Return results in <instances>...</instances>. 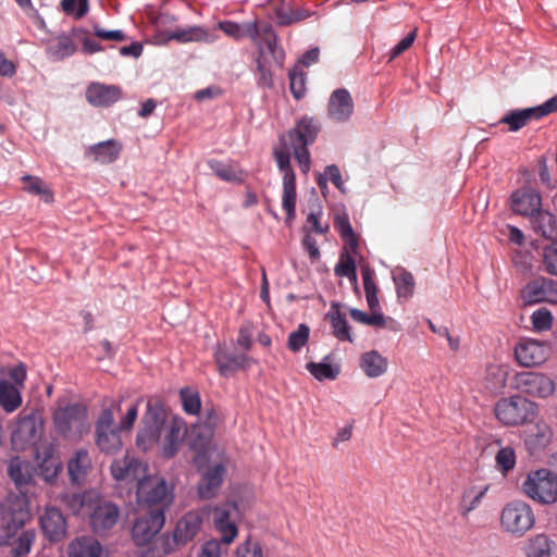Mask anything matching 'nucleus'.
Wrapping results in <instances>:
<instances>
[{
    "label": "nucleus",
    "instance_id": "obj_1",
    "mask_svg": "<svg viewBox=\"0 0 557 557\" xmlns=\"http://www.w3.org/2000/svg\"><path fill=\"white\" fill-rule=\"evenodd\" d=\"M0 546H10L12 557L29 554L36 540L34 529H23L30 519L28 502L25 497L9 496L1 504Z\"/></svg>",
    "mask_w": 557,
    "mask_h": 557
},
{
    "label": "nucleus",
    "instance_id": "obj_2",
    "mask_svg": "<svg viewBox=\"0 0 557 557\" xmlns=\"http://www.w3.org/2000/svg\"><path fill=\"white\" fill-rule=\"evenodd\" d=\"M262 35L263 38H260L258 44H255L258 48V53L255 59L256 82L259 87L270 89L274 86V82L267 51L272 55L278 67H283L284 65L285 51L278 45V37L271 25H264Z\"/></svg>",
    "mask_w": 557,
    "mask_h": 557
},
{
    "label": "nucleus",
    "instance_id": "obj_3",
    "mask_svg": "<svg viewBox=\"0 0 557 557\" xmlns=\"http://www.w3.org/2000/svg\"><path fill=\"white\" fill-rule=\"evenodd\" d=\"M173 488L160 475H147L138 482L136 499L139 506L165 510L173 502Z\"/></svg>",
    "mask_w": 557,
    "mask_h": 557
},
{
    "label": "nucleus",
    "instance_id": "obj_4",
    "mask_svg": "<svg viewBox=\"0 0 557 557\" xmlns=\"http://www.w3.org/2000/svg\"><path fill=\"white\" fill-rule=\"evenodd\" d=\"M53 424L57 433L64 438L79 440L90 428L87 408L81 404L60 407L53 413Z\"/></svg>",
    "mask_w": 557,
    "mask_h": 557
},
{
    "label": "nucleus",
    "instance_id": "obj_5",
    "mask_svg": "<svg viewBox=\"0 0 557 557\" xmlns=\"http://www.w3.org/2000/svg\"><path fill=\"white\" fill-rule=\"evenodd\" d=\"M534 524V511L531 506L523 500H511L507 503L500 511V529L511 536H523Z\"/></svg>",
    "mask_w": 557,
    "mask_h": 557
},
{
    "label": "nucleus",
    "instance_id": "obj_6",
    "mask_svg": "<svg viewBox=\"0 0 557 557\" xmlns=\"http://www.w3.org/2000/svg\"><path fill=\"white\" fill-rule=\"evenodd\" d=\"M522 491L536 503L554 504L557 502V474L549 469L531 471L522 483Z\"/></svg>",
    "mask_w": 557,
    "mask_h": 557
},
{
    "label": "nucleus",
    "instance_id": "obj_7",
    "mask_svg": "<svg viewBox=\"0 0 557 557\" xmlns=\"http://www.w3.org/2000/svg\"><path fill=\"white\" fill-rule=\"evenodd\" d=\"M496 418L505 425H519L535 418L537 406L521 396L499 399L494 408Z\"/></svg>",
    "mask_w": 557,
    "mask_h": 557
},
{
    "label": "nucleus",
    "instance_id": "obj_8",
    "mask_svg": "<svg viewBox=\"0 0 557 557\" xmlns=\"http://www.w3.org/2000/svg\"><path fill=\"white\" fill-rule=\"evenodd\" d=\"M87 516L91 531L98 536H107L119 521L120 508L97 493Z\"/></svg>",
    "mask_w": 557,
    "mask_h": 557
},
{
    "label": "nucleus",
    "instance_id": "obj_9",
    "mask_svg": "<svg viewBox=\"0 0 557 557\" xmlns=\"http://www.w3.org/2000/svg\"><path fill=\"white\" fill-rule=\"evenodd\" d=\"M238 507L234 502H227L212 508V521L214 529L220 534V541L231 545L238 534L237 528Z\"/></svg>",
    "mask_w": 557,
    "mask_h": 557
},
{
    "label": "nucleus",
    "instance_id": "obj_10",
    "mask_svg": "<svg viewBox=\"0 0 557 557\" xmlns=\"http://www.w3.org/2000/svg\"><path fill=\"white\" fill-rule=\"evenodd\" d=\"M112 478L120 484L128 485L141 481L148 473V465L128 453L114 459L110 467Z\"/></svg>",
    "mask_w": 557,
    "mask_h": 557
},
{
    "label": "nucleus",
    "instance_id": "obj_11",
    "mask_svg": "<svg viewBox=\"0 0 557 557\" xmlns=\"http://www.w3.org/2000/svg\"><path fill=\"white\" fill-rule=\"evenodd\" d=\"M557 111V97H553L544 103L522 110H512L504 115L500 123L509 126L510 132H518L529 122L541 120L544 116Z\"/></svg>",
    "mask_w": 557,
    "mask_h": 557
},
{
    "label": "nucleus",
    "instance_id": "obj_12",
    "mask_svg": "<svg viewBox=\"0 0 557 557\" xmlns=\"http://www.w3.org/2000/svg\"><path fill=\"white\" fill-rule=\"evenodd\" d=\"M515 359L525 368L537 367L544 363L550 356L552 348L548 343L521 338L515 346Z\"/></svg>",
    "mask_w": 557,
    "mask_h": 557
},
{
    "label": "nucleus",
    "instance_id": "obj_13",
    "mask_svg": "<svg viewBox=\"0 0 557 557\" xmlns=\"http://www.w3.org/2000/svg\"><path fill=\"white\" fill-rule=\"evenodd\" d=\"M163 424V410L160 407L152 406L148 403L147 411L143 418V428L137 434V446L144 450L149 449L160 440Z\"/></svg>",
    "mask_w": 557,
    "mask_h": 557
},
{
    "label": "nucleus",
    "instance_id": "obj_14",
    "mask_svg": "<svg viewBox=\"0 0 557 557\" xmlns=\"http://www.w3.org/2000/svg\"><path fill=\"white\" fill-rule=\"evenodd\" d=\"M513 382L518 391L536 398H547L555 392V383L543 373L520 372L515 375Z\"/></svg>",
    "mask_w": 557,
    "mask_h": 557
},
{
    "label": "nucleus",
    "instance_id": "obj_15",
    "mask_svg": "<svg viewBox=\"0 0 557 557\" xmlns=\"http://www.w3.org/2000/svg\"><path fill=\"white\" fill-rule=\"evenodd\" d=\"M38 524L41 533L50 543H59L66 537L67 521L61 509L46 506L39 515Z\"/></svg>",
    "mask_w": 557,
    "mask_h": 557
},
{
    "label": "nucleus",
    "instance_id": "obj_16",
    "mask_svg": "<svg viewBox=\"0 0 557 557\" xmlns=\"http://www.w3.org/2000/svg\"><path fill=\"white\" fill-rule=\"evenodd\" d=\"M165 515L162 509L149 510L139 517L132 529V536L136 545H147L163 528Z\"/></svg>",
    "mask_w": 557,
    "mask_h": 557
},
{
    "label": "nucleus",
    "instance_id": "obj_17",
    "mask_svg": "<svg viewBox=\"0 0 557 557\" xmlns=\"http://www.w3.org/2000/svg\"><path fill=\"white\" fill-rule=\"evenodd\" d=\"M214 362L220 375L228 377L239 370H246L253 362L247 354H235L225 345L218 344L214 351Z\"/></svg>",
    "mask_w": 557,
    "mask_h": 557
},
{
    "label": "nucleus",
    "instance_id": "obj_18",
    "mask_svg": "<svg viewBox=\"0 0 557 557\" xmlns=\"http://www.w3.org/2000/svg\"><path fill=\"white\" fill-rule=\"evenodd\" d=\"M521 297L525 305L557 304V283L546 277L534 278L525 285Z\"/></svg>",
    "mask_w": 557,
    "mask_h": 557
},
{
    "label": "nucleus",
    "instance_id": "obj_19",
    "mask_svg": "<svg viewBox=\"0 0 557 557\" xmlns=\"http://www.w3.org/2000/svg\"><path fill=\"white\" fill-rule=\"evenodd\" d=\"M85 96L90 106L96 108H109L122 99L123 91L117 85L92 82L87 86Z\"/></svg>",
    "mask_w": 557,
    "mask_h": 557
},
{
    "label": "nucleus",
    "instance_id": "obj_20",
    "mask_svg": "<svg viewBox=\"0 0 557 557\" xmlns=\"http://www.w3.org/2000/svg\"><path fill=\"white\" fill-rule=\"evenodd\" d=\"M510 207L515 213L532 218L541 210L542 197L536 189L523 186L511 194Z\"/></svg>",
    "mask_w": 557,
    "mask_h": 557
},
{
    "label": "nucleus",
    "instance_id": "obj_21",
    "mask_svg": "<svg viewBox=\"0 0 557 557\" xmlns=\"http://www.w3.org/2000/svg\"><path fill=\"white\" fill-rule=\"evenodd\" d=\"M203 524V513L199 510H190L183 515L174 529L175 542L187 545L200 533Z\"/></svg>",
    "mask_w": 557,
    "mask_h": 557
},
{
    "label": "nucleus",
    "instance_id": "obj_22",
    "mask_svg": "<svg viewBox=\"0 0 557 557\" xmlns=\"http://www.w3.org/2000/svg\"><path fill=\"white\" fill-rule=\"evenodd\" d=\"M354 100L346 88L335 89L327 102V116L336 122H346L354 113Z\"/></svg>",
    "mask_w": 557,
    "mask_h": 557
},
{
    "label": "nucleus",
    "instance_id": "obj_23",
    "mask_svg": "<svg viewBox=\"0 0 557 557\" xmlns=\"http://www.w3.org/2000/svg\"><path fill=\"white\" fill-rule=\"evenodd\" d=\"M41 433L40 425L34 417H24L17 424L12 433V445L16 449H25L28 446L35 445Z\"/></svg>",
    "mask_w": 557,
    "mask_h": 557
},
{
    "label": "nucleus",
    "instance_id": "obj_24",
    "mask_svg": "<svg viewBox=\"0 0 557 557\" xmlns=\"http://www.w3.org/2000/svg\"><path fill=\"white\" fill-rule=\"evenodd\" d=\"M320 127L312 116H302L299 119L294 128L288 131L286 138L289 144L309 146L314 143Z\"/></svg>",
    "mask_w": 557,
    "mask_h": 557
},
{
    "label": "nucleus",
    "instance_id": "obj_25",
    "mask_svg": "<svg viewBox=\"0 0 557 557\" xmlns=\"http://www.w3.org/2000/svg\"><path fill=\"white\" fill-rule=\"evenodd\" d=\"M226 469L223 465H215L203 473L198 484V496L201 499H211L216 496L224 481Z\"/></svg>",
    "mask_w": 557,
    "mask_h": 557
},
{
    "label": "nucleus",
    "instance_id": "obj_26",
    "mask_svg": "<svg viewBox=\"0 0 557 557\" xmlns=\"http://www.w3.org/2000/svg\"><path fill=\"white\" fill-rule=\"evenodd\" d=\"M552 438V428L545 421H539L527 431L524 443L527 449L533 455L546 448Z\"/></svg>",
    "mask_w": 557,
    "mask_h": 557
},
{
    "label": "nucleus",
    "instance_id": "obj_27",
    "mask_svg": "<svg viewBox=\"0 0 557 557\" xmlns=\"http://www.w3.org/2000/svg\"><path fill=\"white\" fill-rule=\"evenodd\" d=\"M8 474L21 493L27 492V487L34 481V468L28 461L14 457L8 466Z\"/></svg>",
    "mask_w": 557,
    "mask_h": 557
},
{
    "label": "nucleus",
    "instance_id": "obj_28",
    "mask_svg": "<svg viewBox=\"0 0 557 557\" xmlns=\"http://www.w3.org/2000/svg\"><path fill=\"white\" fill-rule=\"evenodd\" d=\"M122 150V145L115 139H109L95 145H91L86 150V156L90 160L108 164L114 162Z\"/></svg>",
    "mask_w": 557,
    "mask_h": 557
},
{
    "label": "nucleus",
    "instance_id": "obj_29",
    "mask_svg": "<svg viewBox=\"0 0 557 557\" xmlns=\"http://www.w3.org/2000/svg\"><path fill=\"white\" fill-rule=\"evenodd\" d=\"M219 28L227 36L235 40H240L245 37L251 38L255 44L261 38L262 29L258 27V23L248 22L245 24H238L233 21H221L219 22Z\"/></svg>",
    "mask_w": 557,
    "mask_h": 557
},
{
    "label": "nucleus",
    "instance_id": "obj_30",
    "mask_svg": "<svg viewBox=\"0 0 557 557\" xmlns=\"http://www.w3.org/2000/svg\"><path fill=\"white\" fill-rule=\"evenodd\" d=\"M103 548L91 535L75 537L67 546L69 557H101Z\"/></svg>",
    "mask_w": 557,
    "mask_h": 557
},
{
    "label": "nucleus",
    "instance_id": "obj_31",
    "mask_svg": "<svg viewBox=\"0 0 557 557\" xmlns=\"http://www.w3.org/2000/svg\"><path fill=\"white\" fill-rule=\"evenodd\" d=\"M334 227L339 233V236L344 242L342 252H347L354 257L357 256L359 249V237L354 232L348 215L346 213L337 214L334 218Z\"/></svg>",
    "mask_w": 557,
    "mask_h": 557
},
{
    "label": "nucleus",
    "instance_id": "obj_32",
    "mask_svg": "<svg viewBox=\"0 0 557 557\" xmlns=\"http://www.w3.org/2000/svg\"><path fill=\"white\" fill-rule=\"evenodd\" d=\"M534 233L547 240L557 242V216L544 210H540L531 218Z\"/></svg>",
    "mask_w": 557,
    "mask_h": 557
},
{
    "label": "nucleus",
    "instance_id": "obj_33",
    "mask_svg": "<svg viewBox=\"0 0 557 557\" xmlns=\"http://www.w3.org/2000/svg\"><path fill=\"white\" fill-rule=\"evenodd\" d=\"M359 367L368 377L375 379L387 371L388 361L377 350H370L360 356Z\"/></svg>",
    "mask_w": 557,
    "mask_h": 557
},
{
    "label": "nucleus",
    "instance_id": "obj_34",
    "mask_svg": "<svg viewBox=\"0 0 557 557\" xmlns=\"http://www.w3.org/2000/svg\"><path fill=\"white\" fill-rule=\"evenodd\" d=\"M91 469V459L86 449H78L67 462L70 480L81 484Z\"/></svg>",
    "mask_w": 557,
    "mask_h": 557
},
{
    "label": "nucleus",
    "instance_id": "obj_35",
    "mask_svg": "<svg viewBox=\"0 0 557 557\" xmlns=\"http://www.w3.org/2000/svg\"><path fill=\"white\" fill-rule=\"evenodd\" d=\"M556 543L547 534L539 533L530 537L524 547L525 557H552Z\"/></svg>",
    "mask_w": 557,
    "mask_h": 557
},
{
    "label": "nucleus",
    "instance_id": "obj_36",
    "mask_svg": "<svg viewBox=\"0 0 557 557\" xmlns=\"http://www.w3.org/2000/svg\"><path fill=\"white\" fill-rule=\"evenodd\" d=\"M96 492L87 491L84 493H63L59 496L61 503L66 506L73 515H79L87 511L95 499Z\"/></svg>",
    "mask_w": 557,
    "mask_h": 557
},
{
    "label": "nucleus",
    "instance_id": "obj_37",
    "mask_svg": "<svg viewBox=\"0 0 557 557\" xmlns=\"http://www.w3.org/2000/svg\"><path fill=\"white\" fill-rule=\"evenodd\" d=\"M21 188L46 203L53 201V191L39 176H22Z\"/></svg>",
    "mask_w": 557,
    "mask_h": 557
},
{
    "label": "nucleus",
    "instance_id": "obj_38",
    "mask_svg": "<svg viewBox=\"0 0 557 557\" xmlns=\"http://www.w3.org/2000/svg\"><path fill=\"white\" fill-rule=\"evenodd\" d=\"M117 430H96V444L106 454H114L122 448L121 433Z\"/></svg>",
    "mask_w": 557,
    "mask_h": 557
},
{
    "label": "nucleus",
    "instance_id": "obj_39",
    "mask_svg": "<svg viewBox=\"0 0 557 557\" xmlns=\"http://www.w3.org/2000/svg\"><path fill=\"white\" fill-rule=\"evenodd\" d=\"M52 448H48L45 451H42L44 457L42 460L38 465L39 475L45 480L47 483H53L55 479L58 478L61 469L62 463L59 460V458L54 457L52 455Z\"/></svg>",
    "mask_w": 557,
    "mask_h": 557
},
{
    "label": "nucleus",
    "instance_id": "obj_40",
    "mask_svg": "<svg viewBox=\"0 0 557 557\" xmlns=\"http://www.w3.org/2000/svg\"><path fill=\"white\" fill-rule=\"evenodd\" d=\"M22 404V396L20 391L13 384L1 381L0 382V406L7 412L15 411Z\"/></svg>",
    "mask_w": 557,
    "mask_h": 557
},
{
    "label": "nucleus",
    "instance_id": "obj_41",
    "mask_svg": "<svg viewBox=\"0 0 557 557\" xmlns=\"http://www.w3.org/2000/svg\"><path fill=\"white\" fill-rule=\"evenodd\" d=\"M490 485H484L480 488L472 487L463 493L460 508L463 517L468 516L471 511L476 509L484 496L486 495Z\"/></svg>",
    "mask_w": 557,
    "mask_h": 557
},
{
    "label": "nucleus",
    "instance_id": "obj_42",
    "mask_svg": "<svg viewBox=\"0 0 557 557\" xmlns=\"http://www.w3.org/2000/svg\"><path fill=\"white\" fill-rule=\"evenodd\" d=\"M296 176H284L282 206L286 212L287 220L295 216L296 209Z\"/></svg>",
    "mask_w": 557,
    "mask_h": 557
},
{
    "label": "nucleus",
    "instance_id": "obj_43",
    "mask_svg": "<svg viewBox=\"0 0 557 557\" xmlns=\"http://www.w3.org/2000/svg\"><path fill=\"white\" fill-rule=\"evenodd\" d=\"M289 89L296 100L302 99L307 94V73L299 66L295 65L288 73Z\"/></svg>",
    "mask_w": 557,
    "mask_h": 557
},
{
    "label": "nucleus",
    "instance_id": "obj_44",
    "mask_svg": "<svg viewBox=\"0 0 557 557\" xmlns=\"http://www.w3.org/2000/svg\"><path fill=\"white\" fill-rule=\"evenodd\" d=\"M182 440V426L177 423L171 424L164 438L163 455L168 458L173 457L177 453Z\"/></svg>",
    "mask_w": 557,
    "mask_h": 557
},
{
    "label": "nucleus",
    "instance_id": "obj_45",
    "mask_svg": "<svg viewBox=\"0 0 557 557\" xmlns=\"http://www.w3.org/2000/svg\"><path fill=\"white\" fill-rule=\"evenodd\" d=\"M329 317L334 336L342 342H352L350 327L345 317L338 310L330 312Z\"/></svg>",
    "mask_w": 557,
    "mask_h": 557
},
{
    "label": "nucleus",
    "instance_id": "obj_46",
    "mask_svg": "<svg viewBox=\"0 0 557 557\" xmlns=\"http://www.w3.org/2000/svg\"><path fill=\"white\" fill-rule=\"evenodd\" d=\"M183 409L188 414H198L201 409V400L198 391L184 387L180 391Z\"/></svg>",
    "mask_w": 557,
    "mask_h": 557
},
{
    "label": "nucleus",
    "instance_id": "obj_47",
    "mask_svg": "<svg viewBox=\"0 0 557 557\" xmlns=\"http://www.w3.org/2000/svg\"><path fill=\"white\" fill-rule=\"evenodd\" d=\"M208 33L200 26H193L186 29H177L169 35V39L178 42L202 41L206 40Z\"/></svg>",
    "mask_w": 557,
    "mask_h": 557
},
{
    "label": "nucleus",
    "instance_id": "obj_48",
    "mask_svg": "<svg viewBox=\"0 0 557 557\" xmlns=\"http://www.w3.org/2000/svg\"><path fill=\"white\" fill-rule=\"evenodd\" d=\"M394 282L396 285L397 296L399 298L408 299L413 295L414 278L410 272L401 270L397 275L394 276Z\"/></svg>",
    "mask_w": 557,
    "mask_h": 557
},
{
    "label": "nucleus",
    "instance_id": "obj_49",
    "mask_svg": "<svg viewBox=\"0 0 557 557\" xmlns=\"http://www.w3.org/2000/svg\"><path fill=\"white\" fill-rule=\"evenodd\" d=\"M307 370L318 381L335 380L339 374V368L326 362H309Z\"/></svg>",
    "mask_w": 557,
    "mask_h": 557
},
{
    "label": "nucleus",
    "instance_id": "obj_50",
    "mask_svg": "<svg viewBox=\"0 0 557 557\" xmlns=\"http://www.w3.org/2000/svg\"><path fill=\"white\" fill-rule=\"evenodd\" d=\"M508 371L505 367L493 364L486 370V382L493 391L502 389L506 385Z\"/></svg>",
    "mask_w": 557,
    "mask_h": 557
},
{
    "label": "nucleus",
    "instance_id": "obj_51",
    "mask_svg": "<svg viewBox=\"0 0 557 557\" xmlns=\"http://www.w3.org/2000/svg\"><path fill=\"white\" fill-rule=\"evenodd\" d=\"M516 451L511 446L502 447L495 456L498 470L506 475L516 466Z\"/></svg>",
    "mask_w": 557,
    "mask_h": 557
},
{
    "label": "nucleus",
    "instance_id": "obj_52",
    "mask_svg": "<svg viewBox=\"0 0 557 557\" xmlns=\"http://www.w3.org/2000/svg\"><path fill=\"white\" fill-rule=\"evenodd\" d=\"M541 267L544 272L557 276V242L543 248Z\"/></svg>",
    "mask_w": 557,
    "mask_h": 557
},
{
    "label": "nucleus",
    "instance_id": "obj_53",
    "mask_svg": "<svg viewBox=\"0 0 557 557\" xmlns=\"http://www.w3.org/2000/svg\"><path fill=\"white\" fill-rule=\"evenodd\" d=\"M350 317L356 322L371 326L383 327L386 323V318L382 312L372 311L371 314H368L359 309H351Z\"/></svg>",
    "mask_w": 557,
    "mask_h": 557
},
{
    "label": "nucleus",
    "instance_id": "obj_54",
    "mask_svg": "<svg viewBox=\"0 0 557 557\" xmlns=\"http://www.w3.org/2000/svg\"><path fill=\"white\" fill-rule=\"evenodd\" d=\"M50 50L54 57L63 59L74 54L76 46L70 36L63 34L55 39Z\"/></svg>",
    "mask_w": 557,
    "mask_h": 557
},
{
    "label": "nucleus",
    "instance_id": "obj_55",
    "mask_svg": "<svg viewBox=\"0 0 557 557\" xmlns=\"http://www.w3.org/2000/svg\"><path fill=\"white\" fill-rule=\"evenodd\" d=\"M61 9L65 14L79 20L87 14L89 4L88 0H61Z\"/></svg>",
    "mask_w": 557,
    "mask_h": 557
},
{
    "label": "nucleus",
    "instance_id": "obj_56",
    "mask_svg": "<svg viewBox=\"0 0 557 557\" xmlns=\"http://www.w3.org/2000/svg\"><path fill=\"white\" fill-rule=\"evenodd\" d=\"M355 270H357L355 257L347 252H341L339 260L334 268L335 275L355 277Z\"/></svg>",
    "mask_w": 557,
    "mask_h": 557
},
{
    "label": "nucleus",
    "instance_id": "obj_57",
    "mask_svg": "<svg viewBox=\"0 0 557 557\" xmlns=\"http://www.w3.org/2000/svg\"><path fill=\"white\" fill-rule=\"evenodd\" d=\"M310 330L306 324H300L288 336L287 346L292 351L300 350L308 342Z\"/></svg>",
    "mask_w": 557,
    "mask_h": 557
},
{
    "label": "nucleus",
    "instance_id": "obj_58",
    "mask_svg": "<svg viewBox=\"0 0 557 557\" xmlns=\"http://www.w3.org/2000/svg\"><path fill=\"white\" fill-rule=\"evenodd\" d=\"M533 329L537 332L547 331L552 327L553 315L546 308L535 310L531 315Z\"/></svg>",
    "mask_w": 557,
    "mask_h": 557
},
{
    "label": "nucleus",
    "instance_id": "obj_59",
    "mask_svg": "<svg viewBox=\"0 0 557 557\" xmlns=\"http://www.w3.org/2000/svg\"><path fill=\"white\" fill-rule=\"evenodd\" d=\"M227 546H225L220 540L211 539L205 542L197 557H222L223 553H226Z\"/></svg>",
    "mask_w": 557,
    "mask_h": 557
},
{
    "label": "nucleus",
    "instance_id": "obj_60",
    "mask_svg": "<svg viewBox=\"0 0 557 557\" xmlns=\"http://www.w3.org/2000/svg\"><path fill=\"white\" fill-rule=\"evenodd\" d=\"M290 149L294 151L295 160L297 161L299 169L302 174H307L310 171V153L308 146L289 144Z\"/></svg>",
    "mask_w": 557,
    "mask_h": 557
},
{
    "label": "nucleus",
    "instance_id": "obj_61",
    "mask_svg": "<svg viewBox=\"0 0 557 557\" xmlns=\"http://www.w3.org/2000/svg\"><path fill=\"white\" fill-rule=\"evenodd\" d=\"M294 8L282 2L274 8V18L280 26H288L295 23Z\"/></svg>",
    "mask_w": 557,
    "mask_h": 557
},
{
    "label": "nucleus",
    "instance_id": "obj_62",
    "mask_svg": "<svg viewBox=\"0 0 557 557\" xmlns=\"http://www.w3.org/2000/svg\"><path fill=\"white\" fill-rule=\"evenodd\" d=\"M235 557H263L262 547L258 542L247 539L238 545Z\"/></svg>",
    "mask_w": 557,
    "mask_h": 557
},
{
    "label": "nucleus",
    "instance_id": "obj_63",
    "mask_svg": "<svg viewBox=\"0 0 557 557\" xmlns=\"http://www.w3.org/2000/svg\"><path fill=\"white\" fill-rule=\"evenodd\" d=\"M113 407L112 404L110 407L102 409L96 422V430H117V428H114Z\"/></svg>",
    "mask_w": 557,
    "mask_h": 557
},
{
    "label": "nucleus",
    "instance_id": "obj_64",
    "mask_svg": "<svg viewBox=\"0 0 557 557\" xmlns=\"http://www.w3.org/2000/svg\"><path fill=\"white\" fill-rule=\"evenodd\" d=\"M92 29H94L95 36H97L98 38L103 39V40H110V41H116V42L126 40V35L121 29L106 30L98 24H95Z\"/></svg>",
    "mask_w": 557,
    "mask_h": 557
}]
</instances>
